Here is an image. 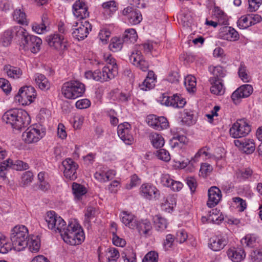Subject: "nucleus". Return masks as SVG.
<instances>
[{
	"label": "nucleus",
	"instance_id": "39448f33",
	"mask_svg": "<svg viewBox=\"0 0 262 262\" xmlns=\"http://www.w3.org/2000/svg\"><path fill=\"white\" fill-rule=\"evenodd\" d=\"M36 93L35 89L31 86L21 88L15 97V100L22 105L30 104L36 98Z\"/></svg>",
	"mask_w": 262,
	"mask_h": 262
},
{
	"label": "nucleus",
	"instance_id": "f704fd0d",
	"mask_svg": "<svg viewBox=\"0 0 262 262\" xmlns=\"http://www.w3.org/2000/svg\"><path fill=\"white\" fill-rule=\"evenodd\" d=\"M72 191L75 199L79 200L82 196L86 194L87 190L83 185L77 183H73L72 185Z\"/></svg>",
	"mask_w": 262,
	"mask_h": 262
},
{
	"label": "nucleus",
	"instance_id": "7c9ffc66",
	"mask_svg": "<svg viewBox=\"0 0 262 262\" xmlns=\"http://www.w3.org/2000/svg\"><path fill=\"white\" fill-rule=\"evenodd\" d=\"M35 81L39 88L42 90H48L50 87V83L45 75L36 74L34 75Z\"/></svg>",
	"mask_w": 262,
	"mask_h": 262
},
{
	"label": "nucleus",
	"instance_id": "49530a36",
	"mask_svg": "<svg viewBox=\"0 0 262 262\" xmlns=\"http://www.w3.org/2000/svg\"><path fill=\"white\" fill-rule=\"evenodd\" d=\"M123 42L122 38L114 37L111 39V43L109 45L110 49L114 52L119 51L122 49Z\"/></svg>",
	"mask_w": 262,
	"mask_h": 262
},
{
	"label": "nucleus",
	"instance_id": "09e8293b",
	"mask_svg": "<svg viewBox=\"0 0 262 262\" xmlns=\"http://www.w3.org/2000/svg\"><path fill=\"white\" fill-rule=\"evenodd\" d=\"M182 118V123L186 125L190 126L195 123L193 114L191 112L184 110Z\"/></svg>",
	"mask_w": 262,
	"mask_h": 262
},
{
	"label": "nucleus",
	"instance_id": "a211bd4d",
	"mask_svg": "<svg viewBox=\"0 0 262 262\" xmlns=\"http://www.w3.org/2000/svg\"><path fill=\"white\" fill-rule=\"evenodd\" d=\"M73 10V14L78 19V21L85 19L89 16L88 7L85 3L80 0L76 1L74 3Z\"/></svg>",
	"mask_w": 262,
	"mask_h": 262
},
{
	"label": "nucleus",
	"instance_id": "393cba45",
	"mask_svg": "<svg viewBox=\"0 0 262 262\" xmlns=\"http://www.w3.org/2000/svg\"><path fill=\"white\" fill-rule=\"evenodd\" d=\"M227 253L229 259L234 262L241 261L246 255L243 249L234 247L228 249Z\"/></svg>",
	"mask_w": 262,
	"mask_h": 262
},
{
	"label": "nucleus",
	"instance_id": "f03ea898",
	"mask_svg": "<svg viewBox=\"0 0 262 262\" xmlns=\"http://www.w3.org/2000/svg\"><path fill=\"white\" fill-rule=\"evenodd\" d=\"M29 237L28 230L26 226H15L11 230L10 236L13 249L16 251L24 250L27 247Z\"/></svg>",
	"mask_w": 262,
	"mask_h": 262
},
{
	"label": "nucleus",
	"instance_id": "9b49d317",
	"mask_svg": "<svg viewBox=\"0 0 262 262\" xmlns=\"http://www.w3.org/2000/svg\"><path fill=\"white\" fill-rule=\"evenodd\" d=\"M117 133L120 138L127 145H131L134 138L131 134L130 125L127 122L121 123L118 126Z\"/></svg>",
	"mask_w": 262,
	"mask_h": 262
},
{
	"label": "nucleus",
	"instance_id": "603ef678",
	"mask_svg": "<svg viewBox=\"0 0 262 262\" xmlns=\"http://www.w3.org/2000/svg\"><path fill=\"white\" fill-rule=\"evenodd\" d=\"M238 75L244 82H248L249 76L247 73V69L244 63L241 62L238 68Z\"/></svg>",
	"mask_w": 262,
	"mask_h": 262
},
{
	"label": "nucleus",
	"instance_id": "ddd939ff",
	"mask_svg": "<svg viewBox=\"0 0 262 262\" xmlns=\"http://www.w3.org/2000/svg\"><path fill=\"white\" fill-rule=\"evenodd\" d=\"M253 92V88L250 84H244L237 89L231 95V98L235 104H238L242 98L249 97Z\"/></svg>",
	"mask_w": 262,
	"mask_h": 262
},
{
	"label": "nucleus",
	"instance_id": "c03bdc74",
	"mask_svg": "<svg viewBox=\"0 0 262 262\" xmlns=\"http://www.w3.org/2000/svg\"><path fill=\"white\" fill-rule=\"evenodd\" d=\"M14 20L22 25H27L28 21L25 13L20 9H16L13 14Z\"/></svg>",
	"mask_w": 262,
	"mask_h": 262
},
{
	"label": "nucleus",
	"instance_id": "9d476101",
	"mask_svg": "<svg viewBox=\"0 0 262 262\" xmlns=\"http://www.w3.org/2000/svg\"><path fill=\"white\" fill-rule=\"evenodd\" d=\"M49 46L56 50H63L66 48V41L64 36L59 33L51 34L46 37Z\"/></svg>",
	"mask_w": 262,
	"mask_h": 262
},
{
	"label": "nucleus",
	"instance_id": "b1692460",
	"mask_svg": "<svg viewBox=\"0 0 262 262\" xmlns=\"http://www.w3.org/2000/svg\"><path fill=\"white\" fill-rule=\"evenodd\" d=\"M139 234L144 236H147L150 235L152 229L151 223L148 220H142L138 221L136 228Z\"/></svg>",
	"mask_w": 262,
	"mask_h": 262
},
{
	"label": "nucleus",
	"instance_id": "6e6552de",
	"mask_svg": "<svg viewBox=\"0 0 262 262\" xmlns=\"http://www.w3.org/2000/svg\"><path fill=\"white\" fill-rule=\"evenodd\" d=\"M46 134L45 129L40 126L36 128H27L23 134V139L26 143H33L38 142Z\"/></svg>",
	"mask_w": 262,
	"mask_h": 262
},
{
	"label": "nucleus",
	"instance_id": "c9c22d12",
	"mask_svg": "<svg viewBox=\"0 0 262 262\" xmlns=\"http://www.w3.org/2000/svg\"><path fill=\"white\" fill-rule=\"evenodd\" d=\"M85 76L87 79H93L94 80L100 82L105 81L103 69L102 71L96 70L94 72L87 71L85 73Z\"/></svg>",
	"mask_w": 262,
	"mask_h": 262
},
{
	"label": "nucleus",
	"instance_id": "338daca9",
	"mask_svg": "<svg viewBox=\"0 0 262 262\" xmlns=\"http://www.w3.org/2000/svg\"><path fill=\"white\" fill-rule=\"evenodd\" d=\"M233 201L236 204V207L240 211H243L247 207L246 201L239 197L233 198Z\"/></svg>",
	"mask_w": 262,
	"mask_h": 262
},
{
	"label": "nucleus",
	"instance_id": "f257e3e1",
	"mask_svg": "<svg viewBox=\"0 0 262 262\" xmlns=\"http://www.w3.org/2000/svg\"><path fill=\"white\" fill-rule=\"evenodd\" d=\"M2 120L16 130H20L27 127L31 119L28 113L23 110L11 109L4 113Z\"/></svg>",
	"mask_w": 262,
	"mask_h": 262
},
{
	"label": "nucleus",
	"instance_id": "e433bc0d",
	"mask_svg": "<svg viewBox=\"0 0 262 262\" xmlns=\"http://www.w3.org/2000/svg\"><path fill=\"white\" fill-rule=\"evenodd\" d=\"M210 82L212 84L210 88L211 93L216 95H223L225 92V88L222 83V81H216L212 82L210 79Z\"/></svg>",
	"mask_w": 262,
	"mask_h": 262
},
{
	"label": "nucleus",
	"instance_id": "052dcab7",
	"mask_svg": "<svg viewBox=\"0 0 262 262\" xmlns=\"http://www.w3.org/2000/svg\"><path fill=\"white\" fill-rule=\"evenodd\" d=\"M256 238L252 235H247L244 238L241 239V243L248 247H252L255 243Z\"/></svg>",
	"mask_w": 262,
	"mask_h": 262
},
{
	"label": "nucleus",
	"instance_id": "5fc2aeb1",
	"mask_svg": "<svg viewBox=\"0 0 262 262\" xmlns=\"http://www.w3.org/2000/svg\"><path fill=\"white\" fill-rule=\"evenodd\" d=\"M156 156L158 159L165 162H168L170 160L169 152L165 149H161L156 151Z\"/></svg>",
	"mask_w": 262,
	"mask_h": 262
},
{
	"label": "nucleus",
	"instance_id": "aec40b11",
	"mask_svg": "<svg viewBox=\"0 0 262 262\" xmlns=\"http://www.w3.org/2000/svg\"><path fill=\"white\" fill-rule=\"evenodd\" d=\"M219 34L221 38L229 41H235L239 38L238 32L231 27H222L220 29Z\"/></svg>",
	"mask_w": 262,
	"mask_h": 262
},
{
	"label": "nucleus",
	"instance_id": "3c124183",
	"mask_svg": "<svg viewBox=\"0 0 262 262\" xmlns=\"http://www.w3.org/2000/svg\"><path fill=\"white\" fill-rule=\"evenodd\" d=\"M172 107L174 108H182L186 104L185 99L178 94L172 96Z\"/></svg>",
	"mask_w": 262,
	"mask_h": 262
},
{
	"label": "nucleus",
	"instance_id": "6ab92c4d",
	"mask_svg": "<svg viewBox=\"0 0 262 262\" xmlns=\"http://www.w3.org/2000/svg\"><path fill=\"white\" fill-rule=\"evenodd\" d=\"M208 195L207 206L210 208L214 207L221 200V191L217 187L212 186L208 190Z\"/></svg>",
	"mask_w": 262,
	"mask_h": 262
},
{
	"label": "nucleus",
	"instance_id": "2eb2a0df",
	"mask_svg": "<svg viewBox=\"0 0 262 262\" xmlns=\"http://www.w3.org/2000/svg\"><path fill=\"white\" fill-rule=\"evenodd\" d=\"M64 168L63 173L67 179L71 180H75L77 177L76 170L78 165L70 158H67L62 162Z\"/></svg>",
	"mask_w": 262,
	"mask_h": 262
},
{
	"label": "nucleus",
	"instance_id": "ea45409f",
	"mask_svg": "<svg viewBox=\"0 0 262 262\" xmlns=\"http://www.w3.org/2000/svg\"><path fill=\"white\" fill-rule=\"evenodd\" d=\"M149 138L153 146L155 148H161L164 144V138L159 134L152 133L150 135Z\"/></svg>",
	"mask_w": 262,
	"mask_h": 262
},
{
	"label": "nucleus",
	"instance_id": "0eeeda50",
	"mask_svg": "<svg viewBox=\"0 0 262 262\" xmlns=\"http://www.w3.org/2000/svg\"><path fill=\"white\" fill-rule=\"evenodd\" d=\"M73 37L78 40H83L88 36L89 31L92 30V25L88 21H77L74 23Z\"/></svg>",
	"mask_w": 262,
	"mask_h": 262
},
{
	"label": "nucleus",
	"instance_id": "72a5a7b5",
	"mask_svg": "<svg viewBox=\"0 0 262 262\" xmlns=\"http://www.w3.org/2000/svg\"><path fill=\"white\" fill-rule=\"evenodd\" d=\"M49 21L47 14H43L41 17L40 24H34L32 26V29L38 34L43 33L48 26L49 25Z\"/></svg>",
	"mask_w": 262,
	"mask_h": 262
},
{
	"label": "nucleus",
	"instance_id": "20e7f679",
	"mask_svg": "<svg viewBox=\"0 0 262 262\" xmlns=\"http://www.w3.org/2000/svg\"><path fill=\"white\" fill-rule=\"evenodd\" d=\"M85 91L84 84L77 80L65 82L61 88L62 94L69 99H75L82 96Z\"/></svg>",
	"mask_w": 262,
	"mask_h": 262
},
{
	"label": "nucleus",
	"instance_id": "1a4fd4ad",
	"mask_svg": "<svg viewBox=\"0 0 262 262\" xmlns=\"http://www.w3.org/2000/svg\"><path fill=\"white\" fill-rule=\"evenodd\" d=\"M45 220L48 228L55 232L60 233L63 227L66 226L64 221L54 211L48 212Z\"/></svg>",
	"mask_w": 262,
	"mask_h": 262
},
{
	"label": "nucleus",
	"instance_id": "58836bf2",
	"mask_svg": "<svg viewBox=\"0 0 262 262\" xmlns=\"http://www.w3.org/2000/svg\"><path fill=\"white\" fill-rule=\"evenodd\" d=\"M7 162L10 164V168L16 170H22L29 168L28 164L21 160L13 161L11 159H8Z\"/></svg>",
	"mask_w": 262,
	"mask_h": 262
},
{
	"label": "nucleus",
	"instance_id": "0e129e2a",
	"mask_svg": "<svg viewBox=\"0 0 262 262\" xmlns=\"http://www.w3.org/2000/svg\"><path fill=\"white\" fill-rule=\"evenodd\" d=\"M248 9L250 12L256 11L262 4V0H248Z\"/></svg>",
	"mask_w": 262,
	"mask_h": 262
},
{
	"label": "nucleus",
	"instance_id": "473e14b6",
	"mask_svg": "<svg viewBox=\"0 0 262 262\" xmlns=\"http://www.w3.org/2000/svg\"><path fill=\"white\" fill-rule=\"evenodd\" d=\"M238 177L242 178L244 180L251 178L252 180H258L259 176L258 174L254 173L252 169L249 167L245 168L239 170L238 173Z\"/></svg>",
	"mask_w": 262,
	"mask_h": 262
},
{
	"label": "nucleus",
	"instance_id": "5701e85b",
	"mask_svg": "<svg viewBox=\"0 0 262 262\" xmlns=\"http://www.w3.org/2000/svg\"><path fill=\"white\" fill-rule=\"evenodd\" d=\"M84 239V234L81 227L77 228L74 233L71 234L69 237H66V241L67 244L71 245H77L80 244Z\"/></svg>",
	"mask_w": 262,
	"mask_h": 262
},
{
	"label": "nucleus",
	"instance_id": "a18cd8bd",
	"mask_svg": "<svg viewBox=\"0 0 262 262\" xmlns=\"http://www.w3.org/2000/svg\"><path fill=\"white\" fill-rule=\"evenodd\" d=\"M184 85L189 92H194L196 90V78L192 75L187 76L184 79Z\"/></svg>",
	"mask_w": 262,
	"mask_h": 262
},
{
	"label": "nucleus",
	"instance_id": "2f4dec72",
	"mask_svg": "<svg viewBox=\"0 0 262 262\" xmlns=\"http://www.w3.org/2000/svg\"><path fill=\"white\" fill-rule=\"evenodd\" d=\"M27 242V247L30 251L36 253L39 250L40 241L37 236H31L29 237Z\"/></svg>",
	"mask_w": 262,
	"mask_h": 262
},
{
	"label": "nucleus",
	"instance_id": "4c0bfd02",
	"mask_svg": "<svg viewBox=\"0 0 262 262\" xmlns=\"http://www.w3.org/2000/svg\"><path fill=\"white\" fill-rule=\"evenodd\" d=\"M212 73L213 76L210 79L212 82L216 81V80L222 81V78L226 75V70L222 67L219 66L214 67Z\"/></svg>",
	"mask_w": 262,
	"mask_h": 262
},
{
	"label": "nucleus",
	"instance_id": "cd10ccee",
	"mask_svg": "<svg viewBox=\"0 0 262 262\" xmlns=\"http://www.w3.org/2000/svg\"><path fill=\"white\" fill-rule=\"evenodd\" d=\"M212 14L219 22V25H228V17L227 14L218 6H214Z\"/></svg>",
	"mask_w": 262,
	"mask_h": 262
},
{
	"label": "nucleus",
	"instance_id": "8fccbe9b",
	"mask_svg": "<svg viewBox=\"0 0 262 262\" xmlns=\"http://www.w3.org/2000/svg\"><path fill=\"white\" fill-rule=\"evenodd\" d=\"M33 174L30 171H27L23 173L21 177L20 185L26 187L31 184L33 180Z\"/></svg>",
	"mask_w": 262,
	"mask_h": 262
},
{
	"label": "nucleus",
	"instance_id": "6e6d98bb",
	"mask_svg": "<svg viewBox=\"0 0 262 262\" xmlns=\"http://www.w3.org/2000/svg\"><path fill=\"white\" fill-rule=\"evenodd\" d=\"M237 25L241 29H247L250 26H251L250 23V18L248 15L246 16H242L237 21Z\"/></svg>",
	"mask_w": 262,
	"mask_h": 262
},
{
	"label": "nucleus",
	"instance_id": "412c9836",
	"mask_svg": "<svg viewBox=\"0 0 262 262\" xmlns=\"http://www.w3.org/2000/svg\"><path fill=\"white\" fill-rule=\"evenodd\" d=\"M140 194L144 198L151 200L157 197L159 194V191L152 185L145 183L142 184L140 187Z\"/></svg>",
	"mask_w": 262,
	"mask_h": 262
},
{
	"label": "nucleus",
	"instance_id": "4d7b16f0",
	"mask_svg": "<svg viewBox=\"0 0 262 262\" xmlns=\"http://www.w3.org/2000/svg\"><path fill=\"white\" fill-rule=\"evenodd\" d=\"M155 79H145L142 84L139 85L141 90L147 91L152 89L155 85Z\"/></svg>",
	"mask_w": 262,
	"mask_h": 262
},
{
	"label": "nucleus",
	"instance_id": "de8ad7c7",
	"mask_svg": "<svg viewBox=\"0 0 262 262\" xmlns=\"http://www.w3.org/2000/svg\"><path fill=\"white\" fill-rule=\"evenodd\" d=\"M13 249L11 243L8 242L6 238L3 236H0V253L6 254Z\"/></svg>",
	"mask_w": 262,
	"mask_h": 262
},
{
	"label": "nucleus",
	"instance_id": "680f3d73",
	"mask_svg": "<svg viewBox=\"0 0 262 262\" xmlns=\"http://www.w3.org/2000/svg\"><path fill=\"white\" fill-rule=\"evenodd\" d=\"M176 204V201L173 196H169L166 198H164L163 202L162 203V206L163 207H165V209L167 210V206L171 210L173 208V205Z\"/></svg>",
	"mask_w": 262,
	"mask_h": 262
},
{
	"label": "nucleus",
	"instance_id": "79ce46f5",
	"mask_svg": "<svg viewBox=\"0 0 262 262\" xmlns=\"http://www.w3.org/2000/svg\"><path fill=\"white\" fill-rule=\"evenodd\" d=\"M105 81H108L115 78L118 74V68L115 67H109L105 66L103 68Z\"/></svg>",
	"mask_w": 262,
	"mask_h": 262
},
{
	"label": "nucleus",
	"instance_id": "7ed1b4c3",
	"mask_svg": "<svg viewBox=\"0 0 262 262\" xmlns=\"http://www.w3.org/2000/svg\"><path fill=\"white\" fill-rule=\"evenodd\" d=\"M18 29V38L20 39V47L24 50H30L33 53L38 52L40 50L42 40L38 37L29 34L21 27Z\"/></svg>",
	"mask_w": 262,
	"mask_h": 262
},
{
	"label": "nucleus",
	"instance_id": "e2e57ef3",
	"mask_svg": "<svg viewBox=\"0 0 262 262\" xmlns=\"http://www.w3.org/2000/svg\"><path fill=\"white\" fill-rule=\"evenodd\" d=\"M102 7L105 10L114 12L117 10V4L115 1H110L102 4Z\"/></svg>",
	"mask_w": 262,
	"mask_h": 262
},
{
	"label": "nucleus",
	"instance_id": "774afa93",
	"mask_svg": "<svg viewBox=\"0 0 262 262\" xmlns=\"http://www.w3.org/2000/svg\"><path fill=\"white\" fill-rule=\"evenodd\" d=\"M250 256L253 262H262V251L260 249L254 250Z\"/></svg>",
	"mask_w": 262,
	"mask_h": 262
},
{
	"label": "nucleus",
	"instance_id": "a878e982",
	"mask_svg": "<svg viewBox=\"0 0 262 262\" xmlns=\"http://www.w3.org/2000/svg\"><path fill=\"white\" fill-rule=\"evenodd\" d=\"M81 227L79 224L75 221L69 222L68 226L66 225L63 227L60 232V235L64 241H66V237H70L71 234L75 232L77 230V228Z\"/></svg>",
	"mask_w": 262,
	"mask_h": 262
},
{
	"label": "nucleus",
	"instance_id": "dca6fc26",
	"mask_svg": "<svg viewBox=\"0 0 262 262\" xmlns=\"http://www.w3.org/2000/svg\"><path fill=\"white\" fill-rule=\"evenodd\" d=\"M148 125L157 130L166 129L168 126V122L164 117H158L155 115H149L147 117Z\"/></svg>",
	"mask_w": 262,
	"mask_h": 262
},
{
	"label": "nucleus",
	"instance_id": "f3484780",
	"mask_svg": "<svg viewBox=\"0 0 262 262\" xmlns=\"http://www.w3.org/2000/svg\"><path fill=\"white\" fill-rule=\"evenodd\" d=\"M234 144L239 150L247 154L253 153L255 149V145L253 139L245 138L235 140Z\"/></svg>",
	"mask_w": 262,
	"mask_h": 262
},
{
	"label": "nucleus",
	"instance_id": "bb28decb",
	"mask_svg": "<svg viewBox=\"0 0 262 262\" xmlns=\"http://www.w3.org/2000/svg\"><path fill=\"white\" fill-rule=\"evenodd\" d=\"M121 221L126 226L130 229H135L138 222L136 216L126 211H123L121 214Z\"/></svg>",
	"mask_w": 262,
	"mask_h": 262
},
{
	"label": "nucleus",
	"instance_id": "423d86ee",
	"mask_svg": "<svg viewBox=\"0 0 262 262\" xmlns=\"http://www.w3.org/2000/svg\"><path fill=\"white\" fill-rule=\"evenodd\" d=\"M251 131V127L245 119H239L233 124L229 133L234 138H241L246 136Z\"/></svg>",
	"mask_w": 262,
	"mask_h": 262
},
{
	"label": "nucleus",
	"instance_id": "f8f14e48",
	"mask_svg": "<svg viewBox=\"0 0 262 262\" xmlns=\"http://www.w3.org/2000/svg\"><path fill=\"white\" fill-rule=\"evenodd\" d=\"M122 14L132 25H137L142 20V16L140 11L131 6L125 8Z\"/></svg>",
	"mask_w": 262,
	"mask_h": 262
},
{
	"label": "nucleus",
	"instance_id": "4be33fe9",
	"mask_svg": "<svg viewBox=\"0 0 262 262\" xmlns=\"http://www.w3.org/2000/svg\"><path fill=\"white\" fill-rule=\"evenodd\" d=\"M21 28L20 26L14 27L12 28L9 29L5 31L2 35L1 39V43L4 47L9 46L11 42L14 35L18 37V34L17 32L18 28Z\"/></svg>",
	"mask_w": 262,
	"mask_h": 262
},
{
	"label": "nucleus",
	"instance_id": "c756f323",
	"mask_svg": "<svg viewBox=\"0 0 262 262\" xmlns=\"http://www.w3.org/2000/svg\"><path fill=\"white\" fill-rule=\"evenodd\" d=\"M96 212L95 208L92 206L87 207L84 215V226L88 229L91 228V220L95 217Z\"/></svg>",
	"mask_w": 262,
	"mask_h": 262
},
{
	"label": "nucleus",
	"instance_id": "4468645a",
	"mask_svg": "<svg viewBox=\"0 0 262 262\" xmlns=\"http://www.w3.org/2000/svg\"><path fill=\"white\" fill-rule=\"evenodd\" d=\"M228 239L225 234L220 233L211 237L209 239V247L214 251L223 249L228 244Z\"/></svg>",
	"mask_w": 262,
	"mask_h": 262
},
{
	"label": "nucleus",
	"instance_id": "c85d7f7f",
	"mask_svg": "<svg viewBox=\"0 0 262 262\" xmlns=\"http://www.w3.org/2000/svg\"><path fill=\"white\" fill-rule=\"evenodd\" d=\"M4 71L9 78L14 79L19 78L23 74V72L20 68L10 65L5 66Z\"/></svg>",
	"mask_w": 262,
	"mask_h": 262
},
{
	"label": "nucleus",
	"instance_id": "37998d69",
	"mask_svg": "<svg viewBox=\"0 0 262 262\" xmlns=\"http://www.w3.org/2000/svg\"><path fill=\"white\" fill-rule=\"evenodd\" d=\"M154 222L157 231H163L167 228V223L166 219L160 215H156L154 217Z\"/></svg>",
	"mask_w": 262,
	"mask_h": 262
},
{
	"label": "nucleus",
	"instance_id": "13d9d810",
	"mask_svg": "<svg viewBox=\"0 0 262 262\" xmlns=\"http://www.w3.org/2000/svg\"><path fill=\"white\" fill-rule=\"evenodd\" d=\"M94 177L97 181L101 183L108 181L109 179V176L106 175V172L102 170L96 171L94 174Z\"/></svg>",
	"mask_w": 262,
	"mask_h": 262
},
{
	"label": "nucleus",
	"instance_id": "a19ab883",
	"mask_svg": "<svg viewBox=\"0 0 262 262\" xmlns=\"http://www.w3.org/2000/svg\"><path fill=\"white\" fill-rule=\"evenodd\" d=\"M137 34L134 29H128L125 31L122 37L124 42H134L137 39Z\"/></svg>",
	"mask_w": 262,
	"mask_h": 262
},
{
	"label": "nucleus",
	"instance_id": "864d4df0",
	"mask_svg": "<svg viewBox=\"0 0 262 262\" xmlns=\"http://www.w3.org/2000/svg\"><path fill=\"white\" fill-rule=\"evenodd\" d=\"M158 254L154 251L148 252L142 259V262H158Z\"/></svg>",
	"mask_w": 262,
	"mask_h": 262
},
{
	"label": "nucleus",
	"instance_id": "bf43d9fd",
	"mask_svg": "<svg viewBox=\"0 0 262 262\" xmlns=\"http://www.w3.org/2000/svg\"><path fill=\"white\" fill-rule=\"evenodd\" d=\"M212 170V166L210 164L205 163L201 164L200 172L201 175L205 177L209 175Z\"/></svg>",
	"mask_w": 262,
	"mask_h": 262
},
{
	"label": "nucleus",
	"instance_id": "69168bd1",
	"mask_svg": "<svg viewBox=\"0 0 262 262\" xmlns=\"http://www.w3.org/2000/svg\"><path fill=\"white\" fill-rule=\"evenodd\" d=\"M142 58L143 56L140 51H136V52H133L129 57L130 62L135 66L136 63L137 62L139 63Z\"/></svg>",
	"mask_w": 262,
	"mask_h": 262
}]
</instances>
